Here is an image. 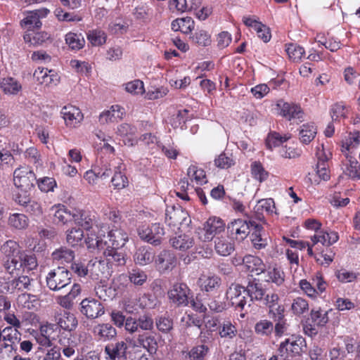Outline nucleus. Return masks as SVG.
Masks as SVG:
<instances>
[{
    "instance_id": "f257e3e1",
    "label": "nucleus",
    "mask_w": 360,
    "mask_h": 360,
    "mask_svg": "<svg viewBox=\"0 0 360 360\" xmlns=\"http://www.w3.org/2000/svg\"><path fill=\"white\" fill-rule=\"evenodd\" d=\"M245 293L250 297L248 307L251 306L252 302H260L264 304H272L278 302V295L276 293L267 294L266 289L259 280L254 278L248 281L247 286L245 288Z\"/></svg>"
},
{
    "instance_id": "f03ea898",
    "label": "nucleus",
    "mask_w": 360,
    "mask_h": 360,
    "mask_svg": "<svg viewBox=\"0 0 360 360\" xmlns=\"http://www.w3.org/2000/svg\"><path fill=\"white\" fill-rule=\"evenodd\" d=\"M71 273L64 266L51 270L46 277L47 287L52 291H59L71 283Z\"/></svg>"
},
{
    "instance_id": "7ed1b4c3",
    "label": "nucleus",
    "mask_w": 360,
    "mask_h": 360,
    "mask_svg": "<svg viewBox=\"0 0 360 360\" xmlns=\"http://www.w3.org/2000/svg\"><path fill=\"white\" fill-rule=\"evenodd\" d=\"M35 180L34 172L27 166L18 167L13 172V184L21 191H31Z\"/></svg>"
},
{
    "instance_id": "20e7f679",
    "label": "nucleus",
    "mask_w": 360,
    "mask_h": 360,
    "mask_svg": "<svg viewBox=\"0 0 360 360\" xmlns=\"http://www.w3.org/2000/svg\"><path fill=\"white\" fill-rule=\"evenodd\" d=\"M138 234L139 237L155 246L160 245L165 234L164 229L159 223L153 224L150 226L146 224L139 226Z\"/></svg>"
},
{
    "instance_id": "39448f33",
    "label": "nucleus",
    "mask_w": 360,
    "mask_h": 360,
    "mask_svg": "<svg viewBox=\"0 0 360 360\" xmlns=\"http://www.w3.org/2000/svg\"><path fill=\"white\" fill-rule=\"evenodd\" d=\"M224 229L225 224L222 219L216 217H210L199 231V238L202 241H210L224 232Z\"/></svg>"
},
{
    "instance_id": "423d86ee",
    "label": "nucleus",
    "mask_w": 360,
    "mask_h": 360,
    "mask_svg": "<svg viewBox=\"0 0 360 360\" xmlns=\"http://www.w3.org/2000/svg\"><path fill=\"white\" fill-rule=\"evenodd\" d=\"M190 222L188 212L181 206L168 207L165 212V223L170 227L179 228V226Z\"/></svg>"
},
{
    "instance_id": "0eeeda50",
    "label": "nucleus",
    "mask_w": 360,
    "mask_h": 360,
    "mask_svg": "<svg viewBox=\"0 0 360 360\" xmlns=\"http://www.w3.org/2000/svg\"><path fill=\"white\" fill-rule=\"evenodd\" d=\"M276 107L280 110L279 114L288 120L302 122L304 120V112L300 105L297 103L279 100Z\"/></svg>"
},
{
    "instance_id": "6e6552de",
    "label": "nucleus",
    "mask_w": 360,
    "mask_h": 360,
    "mask_svg": "<svg viewBox=\"0 0 360 360\" xmlns=\"http://www.w3.org/2000/svg\"><path fill=\"white\" fill-rule=\"evenodd\" d=\"M191 290L184 283H176L168 291L169 300L176 306H187L189 304Z\"/></svg>"
},
{
    "instance_id": "1a4fd4ad",
    "label": "nucleus",
    "mask_w": 360,
    "mask_h": 360,
    "mask_svg": "<svg viewBox=\"0 0 360 360\" xmlns=\"http://www.w3.org/2000/svg\"><path fill=\"white\" fill-rule=\"evenodd\" d=\"M250 221L251 220L237 219L231 221L227 226L230 237L238 241L245 239L250 233L251 226Z\"/></svg>"
},
{
    "instance_id": "9d476101",
    "label": "nucleus",
    "mask_w": 360,
    "mask_h": 360,
    "mask_svg": "<svg viewBox=\"0 0 360 360\" xmlns=\"http://www.w3.org/2000/svg\"><path fill=\"white\" fill-rule=\"evenodd\" d=\"M243 294H246L244 287L239 284H231L226 291V296L233 307L243 310L248 303Z\"/></svg>"
},
{
    "instance_id": "9b49d317",
    "label": "nucleus",
    "mask_w": 360,
    "mask_h": 360,
    "mask_svg": "<svg viewBox=\"0 0 360 360\" xmlns=\"http://www.w3.org/2000/svg\"><path fill=\"white\" fill-rule=\"evenodd\" d=\"M54 320L60 329L68 332L75 330L78 326L76 316L68 310H63L56 313Z\"/></svg>"
},
{
    "instance_id": "f8f14e48",
    "label": "nucleus",
    "mask_w": 360,
    "mask_h": 360,
    "mask_svg": "<svg viewBox=\"0 0 360 360\" xmlns=\"http://www.w3.org/2000/svg\"><path fill=\"white\" fill-rule=\"evenodd\" d=\"M49 13V11L44 8L28 11L25 17L21 20L20 25L28 31L34 28L39 29L42 25L40 19L45 18Z\"/></svg>"
},
{
    "instance_id": "ddd939ff",
    "label": "nucleus",
    "mask_w": 360,
    "mask_h": 360,
    "mask_svg": "<svg viewBox=\"0 0 360 360\" xmlns=\"http://www.w3.org/2000/svg\"><path fill=\"white\" fill-rule=\"evenodd\" d=\"M128 345L126 342L122 340L115 343L108 344L105 347L106 360H127V351Z\"/></svg>"
},
{
    "instance_id": "4468645a",
    "label": "nucleus",
    "mask_w": 360,
    "mask_h": 360,
    "mask_svg": "<svg viewBox=\"0 0 360 360\" xmlns=\"http://www.w3.org/2000/svg\"><path fill=\"white\" fill-rule=\"evenodd\" d=\"M81 313L86 318L94 319L102 316L104 312L103 304L94 299H84L81 303Z\"/></svg>"
},
{
    "instance_id": "2eb2a0df",
    "label": "nucleus",
    "mask_w": 360,
    "mask_h": 360,
    "mask_svg": "<svg viewBox=\"0 0 360 360\" xmlns=\"http://www.w3.org/2000/svg\"><path fill=\"white\" fill-rule=\"evenodd\" d=\"M313 284L316 285V289L311 283L305 279H302L300 281V287L304 293L310 297H316L319 294L326 290V283L321 276L317 274L313 278Z\"/></svg>"
},
{
    "instance_id": "dca6fc26",
    "label": "nucleus",
    "mask_w": 360,
    "mask_h": 360,
    "mask_svg": "<svg viewBox=\"0 0 360 360\" xmlns=\"http://www.w3.org/2000/svg\"><path fill=\"white\" fill-rule=\"evenodd\" d=\"M61 115L68 127H76L83 120L81 110L73 105L64 106L61 110Z\"/></svg>"
},
{
    "instance_id": "f3484780",
    "label": "nucleus",
    "mask_w": 360,
    "mask_h": 360,
    "mask_svg": "<svg viewBox=\"0 0 360 360\" xmlns=\"http://www.w3.org/2000/svg\"><path fill=\"white\" fill-rule=\"evenodd\" d=\"M138 345L145 349L149 355L156 354L158 348V340L155 335L148 332L139 333L136 339Z\"/></svg>"
},
{
    "instance_id": "a211bd4d",
    "label": "nucleus",
    "mask_w": 360,
    "mask_h": 360,
    "mask_svg": "<svg viewBox=\"0 0 360 360\" xmlns=\"http://www.w3.org/2000/svg\"><path fill=\"white\" fill-rule=\"evenodd\" d=\"M72 219L76 224L86 231H90L96 222L95 215L83 210H75L72 212Z\"/></svg>"
},
{
    "instance_id": "6ab92c4d",
    "label": "nucleus",
    "mask_w": 360,
    "mask_h": 360,
    "mask_svg": "<svg viewBox=\"0 0 360 360\" xmlns=\"http://www.w3.org/2000/svg\"><path fill=\"white\" fill-rule=\"evenodd\" d=\"M221 284V278L216 275H201L198 280V285L201 291L214 292Z\"/></svg>"
},
{
    "instance_id": "aec40b11",
    "label": "nucleus",
    "mask_w": 360,
    "mask_h": 360,
    "mask_svg": "<svg viewBox=\"0 0 360 360\" xmlns=\"http://www.w3.org/2000/svg\"><path fill=\"white\" fill-rule=\"evenodd\" d=\"M124 108L119 105H112L109 110L102 112L99 115V122L102 124L117 122L123 118Z\"/></svg>"
},
{
    "instance_id": "412c9836",
    "label": "nucleus",
    "mask_w": 360,
    "mask_h": 360,
    "mask_svg": "<svg viewBox=\"0 0 360 360\" xmlns=\"http://www.w3.org/2000/svg\"><path fill=\"white\" fill-rule=\"evenodd\" d=\"M275 202L272 198L261 199L254 207L255 217L259 221L264 219V212L269 215L276 213Z\"/></svg>"
},
{
    "instance_id": "4be33fe9",
    "label": "nucleus",
    "mask_w": 360,
    "mask_h": 360,
    "mask_svg": "<svg viewBox=\"0 0 360 360\" xmlns=\"http://www.w3.org/2000/svg\"><path fill=\"white\" fill-rule=\"evenodd\" d=\"M119 248H110V244L105 245L103 254L106 258L108 264L115 266H124L126 264V255L123 252L117 251Z\"/></svg>"
},
{
    "instance_id": "5701e85b",
    "label": "nucleus",
    "mask_w": 360,
    "mask_h": 360,
    "mask_svg": "<svg viewBox=\"0 0 360 360\" xmlns=\"http://www.w3.org/2000/svg\"><path fill=\"white\" fill-rule=\"evenodd\" d=\"M81 290V285L79 283H74L68 294L57 297V303L65 309H72L74 305V300L80 295Z\"/></svg>"
},
{
    "instance_id": "b1692460",
    "label": "nucleus",
    "mask_w": 360,
    "mask_h": 360,
    "mask_svg": "<svg viewBox=\"0 0 360 360\" xmlns=\"http://www.w3.org/2000/svg\"><path fill=\"white\" fill-rule=\"evenodd\" d=\"M339 239L338 233L336 231L330 230H321L311 237L313 245L321 243L324 246H330L336 243Z\"/></svg>"
},
{
    "instance_id": "393cba45",
    "label": "nucleus",
    "mask_w": 360,
    "mask_h": 360,
    "mask_svg": "<svg viewBox=\"0 0 360 360\" xmlns=\"http://www.w3.org/2000/svg\"><path fill=\"white\" fill-rule=\"evenodd\" d=\"M117 162L116 160H108L106 158H100L96 161L94 168L97 175L101 179H105L112 174V168H117Z\"/></svg>"
},
{
    "instance_id": "a878e982",
    "label": "nucleus",
    "mask_w": 360,
    "mask_h": 360,
    "mask_svg": "<svg viewBox=\"0 0 360 360\" xmlns=\"http://www.w3.org/2000/svg\"><path fill=\"white\" fill-rule=\"evenodd\" d=\"M243 266L249 272L259 275L265 271V264L256 256L248 255L243 257Z\"/></svg>"
},
{
    "instance_id": "bb28decb",
    "label": "nucleus",
    "mask_w": 360,
    "mask_h": 360,
    "mask_svg": "<svg viewBox=\"0 0 360 360\" xmlns=\"http://www.w3.org/2000/svg\"><path fill=\"white\" fill-rule=\"evenodd\" d=\"M155 263L160 271H165L176 266V259L172 252L163 250L158 255Z\"/></svg>"
},
{
    "instance_id": "cd10ccee",
    "label": "nucleus",
    "mask_w": 360,
    "mask_h": 360,
    "mask_svg": "<svg viewBox=\"0 0 360 360\" xmlns=\"http://www.w3.org/2000/svg\"><path fill=\"white\" fill-rule=\"evenodd\" d=\"M0 88L5 94L9 96L18 95L22 89L21 83L11 77L0 80Z\"/></svg>"
},
{
    "instance_id": "c85d7f7f",
    "label": "nucleus",
    "mask_w": 360,
    "mask_h": 360,
    "mask_svg": "<svg viewBox=\"0 0 360 360\" xmlns=\"http://www.w3.org/2000/svg\"><path fill=\"white\" fill-rule=\"evenodd\" d=\"M108 240L107 242L110 244V248H121L128 240L127 233L122 229H112L108 232L107 236Z\"/></svg>"
},
{
    "instance_id": "c756f323",
    "label": "nucleus",
    "mask_w": 360,
    "mask_h": 360,
    "mask_svg": "<svg viewBox=\"0 0 360 360\" xmlns=\"http://www.w3.org/2000/svg\"><path fill=\"white\" fill-rule=\"evenodd\" d=\"M155 252L149 246H141L139 248L134 256L136 264L145 266L151 263L154 259Z\"/></svg>"
},
{
    "instance_id": "7c9ffc66",
    "label": "nucleus",
    "mask_w": 360,
    "mask_h": 360,
    "mask_svg": "<svg viewBox=\"0 0 360 360\" xmlns=\"http://www.w3.org/2000/svg\"><path fill=\"white\" fill-rule=\"evenodd\" d=\"M317 134L316 127L314 123H306L300 126L299 130L300 141L304 144L309 143Z\"/></svg>"
},
{
    "instance_id": "2f4dec72",
    "label": "nucleus",
    "mask_w": 360,
    "mask_h": 360,
    "mask_svg": "<svg viewBox=\"0 0 360 360\" xmlns=\"http://www.w3.org/2000/svg\"><path fill=\"white\" fill-rule=\"evenodd\" d=\"M251 226L254 227V231L251 234V241L255 249L261 250L264 248L267 245L266 238L262 236V231L263 227L261 225L256 224L254 221H250Z\"/></svg>"
},
{
    "instance_id": "473e14b6",
    "label": "nucleus",
    "mask_w": 360,
    "mask_h": 360,
    "mask_svg": "<svg viewBox=\"0 0 360 360\" xmlns=\"http://www.w3.org/2000/svg\"><path fill=\"white\" fill-rule=\"evenodd\" d=\"M20 334L17 330H13L12 327L7 326L4 328V337L2 338V344L1 348L15 349V343L18 340V335Z\"/></svg>"
},
{
    "instance_id": "72a5a7b5",
    "label": "nucleus",
    "mask_w": 360,
    "mask_h": 360,
    "mask_svg": "<svg viewBox=\"0 0 360 360\" xmlns=\"http://www.w3.org/2000/svg\"><path fill=\"white\" fill-rule=\"evenodd\" d=\"M94 333L103 341L110 340L117 335L116 329L110 323L98 324L95 327Z\"/></svg>"
},
{
    "instance_id": "f704fd0d",
    "label": "nucleus",
    "mask_w": 360,
    "mask_h": 360,
    "mask_svg": "<svg viewBox=\"0 0 360 360\" xmlns=\"http://www.w3.org/2000/svg\"><path fill=\"white\" fill-rule=\"evenodd\" d=\"M8 224L16 230H24L29 226V219L22 213L11 214L8 219Z\"/></svg>"
},
{
    "instance_id": "c9c22d12",
    "label": "nucleus",
    "mask_w": 360,
    "mask_h": 360,
    "mask_svg": "<svg viewBox=\"0 0 360 360\" xmlns=\"http://www.w3.org/2000/svg\"><path fill=\"white\" fill-rule=\"evenodd\" d=\"M172 246L180 251H186L193 247L194 241L193 238L188 235H180L170 239Z\"/></svg>"
},
{
    "instance_id": "e433bc0d",
    "label": "nucleus",
    "mask_w": 360,
    "mask_h": 360,
    "mask_svg": "<svg viewBox=\"0 0 360 360\" xmlns=\"http://www.w3.org/2000/svg\"><path fill=\"white\" fill-rule=\"evenodd\" d=\"M171 26L174 32L181 31L188 34L194 29V21L190 17L177 18L172 21Z\"/></svg>"
},
{
    "instance_id": "4c0bfd02",
    "label": "nucleus",
    "mask_w": 360,
    "mask_h": 360,
    "mask_svg": "<svg viewBox=\"0 0 360 360\" xmlns=\"http://www.w3.org/2000/svg\"><path fill=\"white\" fill-rule=\"evenodd\" d=\"M122 169H124V165L120 162H117L111 182L114 188L118 190L127 187L129 183L127 176L122 172Z\"/></svg>"
},
{
    "instance_id": "58836bf2",
    "label": "nucleus",
    "mask_w": 360,
    "mask_h": 360,
    "mask_svg": "<svg viewBox=\"0 0 360 360\" xmlns=\"http://www.w3.org/2000/svg\"><path fill=\"white\" fill-rule=\"evenodd\" d=\"M187 176L190 181L196 185H202L207 181L205 171L196 165H191L188 168Z\"/></svg>"
},
{
    "instance_id": "ea45409f",
    "label": "nucleus",
    "mask_w": 360,
    "mask_h": 360,
    "mask_svg": "<svg viewBox=\"0 0 360 360\" xmlns=\"http://www.w3.org/2000/svg\"><path fill=\"white\" fill-rule=\"evenodd\" d=\"M215 250L221 256H228L234 250V245L225 237H217L215 240Z\"/></svg>"
},
{
    "instance_id": "a19ab883",
    "label": "nucleus",
    "mask_w": 360,
    "mask_h": 360,
    "mask_svg": "<svg viewBox=\"0 0 360 360\" xmlns=\"http://www.w3.org/2000/svg\"><path fill=\"white\" fill-rule=\"evenodd\" d=\"M1 252L6 258H10L12 257H19L22 250L17 242L9 240L1 245Z\"/></svg>"
},
{
    "instance_id": "79ce46f5",
    "label": "nucleus",
    "mask_w": 360,
    "mask_h": 360,
    "mask_svg": "<svg viewBox=\"0 0 360 360\" xmlns=\"http://www.w3.org/2000/svg\"><path fill=\"white\" fill-rule=\"evenodd\" d=\"M34 79L39 84L49 85L53 81V77H56L53 74V70H49L47 68H38L33 74Z\"/></svg>"
},
{
    "instance_id": "37998d69",
    "label": "nucleus",
    "mask_w": 360,
    "mask_h": 360,
    "mask_svg": "<svg viewBox=\"0 0 360 360\" xmlns=\"http://www.w3.org/2000/svg\"><path fill=\"white\" fill-rule=\"evenodd\" d=\"M303 340L301 338L295 339L293 337L288 338L282 342L279 347V352L283 353L284 351L286 352H290L292 353H299L300 351V345L302 343Z\"/></svg>"
},
{
    "instance_id": "c03bdc74",
    "label": "nucleus",
    "mask_w": 360,
    "mask_h": 360,
    "mask_svg": "<svg viewBox=\"0 0 360 360\" xmlns=\"http://www.w3.org/2000/svg\"><path fill=\"white\" fill-rule=\"evenodd\" d=\"M65 43L72 50H79L85 45V40L81 34L68 32L65 35Z\"/></svg>"
},
{
    "instance_id": "a18cd8bd",
    "label": "nucleus",
    "mask_w": 360,
    "mask_h": 360,
    "mask_svg": "<svg viewBox=\"0 0 360 360\" xmlns=\"http://www.w3.org/2000/svg\"><path fill=\"white\" fill-rule=\"evenodd\" d=\"M254 329L257 335L269 337L274 332V324L269 320L262 319L255 323Z\"/></svg>"
},
{
    "instance_id": "49530a36",
    "label": "nucleus",
    "mask_w": 360,
    "mask_h": 360,
    "mask_svg": "<svg viewBox=\"0 0 360 360\" xmlns=\"http://www.w3.org/2000/svg\"><path fill=\"white\" fill-rule=\"evenodd\" d=\"M35 280L28 276H20L18 278L13 279L11 281V285L13 288L20 291L25 290H31L34 286Z\"/></svg>"
},
{
    "instance_id": "de8ad7c7",
    "label": "nucleus",
    "mask_w": 360,
    "mask_h": 360,
    "mask_svg": "<svg viewBox=\"0 0 360 360\" xmlns=\"http://www.w3.org/2000/svg\"><path fill=\"white\" fill-rule=\"evenodd\" d=\"M53 259L60 263H70L75 258V252L67 248H60L52 253Z\"/></svg>"
},
{
    "instance_id": "09e8293b",
    "label": "nucleus",
    "mask_w": 360,
    "mask_h": 360,
    "mask_svg": "<svg viewBox=\"0 0 360 360\" xmlns=\"http://www.w3.org/2000/svg\"><path fill=\"white\" fill-rule=\"evenodd\" d=\"M265 281L268 283L271 282L275 283L277 286H280L284 283L285 274L280 268H269L266 271V278Z\"/></svg>"
},
{
    "instance_id": "8fccbe9b",
    "label": "nucleus",
    "mask_w": 360,
    "mask_h": 360,
    "mask_svg": "<svg viewBox=\"0 0 360 360\" xmlns=\"http://www.w3.org/2000/svg\"><path fill=\"white\" fill-rule=\"evenodd\" d=\"M96 295L103 301L111 300L114 297V290L105 282L98 283L94 288Z\"/></svg>"
},
{
    "instance_id": "3c124183",
    "label": "nucleus",
    "mask_w": 360,
    "mask_h": 360,
    "mask_svg": "<svg viewBox=\"0 0 360 360\" xmlns=\"http://www.w3.org/2000/svg\"><path fill=\"white\" fill-rule=\"evenodd\" d=\"M219 335L221 338L233 339L237 335L236 327L231 321H225L219 326Z\"/></svg>"
},
{
    "instance_id": "603ef678",
    "label": "nucleus",
    "mask_w": 360,
    "mask_h": 360,
    "mask_svg": "<svg viewBox=\"0 0 360 360\" xmlns=\"http://www.w3.org/2000/svg\"><path fill=\"white\" fill-rule=\"evenodd\" d=\"M107 35L101 30H89L87 33V39L92 46H102L106 42Z\"/></svg>"
},
{
    "instance_id": "864d4df0",
    "label": "nucleus",
    "mask_w": 360,
    "mask_h": 360,
    "mask_svg": "<svg viewBox=\"0 0 360 360\" xmlns=\"http://www.w3.org/2000/svg\"><path fill=\"white\" fill-rule=\"evenodd\" d=\"M290 138V136H281L277 132L270 133L266 139V146L267 148L272 150L275 147L281 146Z\"/></svg>"
},
{
    "instance_id": "5fc2aeb1",
    "label": "nucleus",
    "mask_w": 360,
    "mask_h": 360,
    "mask_svg": "<svg viewBox=\"0 0 360 360\" xmlns=\"http://www.w3.org/2000/svg\"><path fill=\"white\" fill-rule=\"evenodd\" d=\"M85 243L89 249H97L99 251H102L105 249V245H108L106 240H103L101 236H95L92 233L87 234Z\"/></svg>"
},
{
    "instance_id": "6e6d98bb",
    "label": "nucleus",
    "mask_w": 360,
    "mask_h": 360,
    "mask_svg": "<svg viewBox=\"0 0 360 360\" xmlns=\"http://www.w3.org/2000/svg\"><path fill=\"white\" fill-rule=\"evenodd\" d=\"M72 219V212L68 211L64 205H58L54 213V221L62 224Z\"/></svg>"
},
{
    "instance_id": "4d7b16f0",
    "label": "nucleus",
    "mask_w": 360,
    "mask_h": 360,
    "mask_svg": "<svg viewBox=\"0 0 360 360\" xmlns=\"http://www.w3.org/2000/svg\"><path fill=\"white\" fill-rule=\"evenodd\" d=\"M136 129L127 123H122L117 127L116 133L117 135L121 137L128 138V143L130 145H133L132 143V137L136 134Z\"/></svg>"
},
{
    "instance_id": "13d9d810",
    "label": "nucleus",
    "mask_w": 360,
    "mask_h": 360,
    "mask_svg": "<svg viewBox=\"0 0 360 360\" xmlns=\"http://www.w3.org/2000/svg\"><path fill=\"white\" fill-rule=\"evenodd\" d=\"M286 52L293 62H300L305 53L303 47L294 44H290L287 46Z\"/></svg>"
},
{
    "instance_id": "bf43d9fd",
    "label": "nucleus",
    "mask_w": 360,
    "mask_h": 360,
    "mask_svg": "<svg viewBox=\"0 0 360 360\" xmlns=\"http://www.w3.org/2000/svg\"><path fill=\"white\" fill-rule=\"evenodd\" d=\"M209 352V347L205 345H200L191 348L188 356L190 360H204Z\"/></svg>"
},
{
    "instance_id": "052dcab7",
    "label": "nucleus",
    "mask_w": 360,
    "mask_h": 360,
    "mask_svg": "<svg viewBox=\"0 0 360 360\" xmlns=\"http://www.w3.org/2000/svg\"><path fill=\"white\" fill-rule=\"evenodd\" d=\"M311 319L314 326H323L328 321V311L322 309H312Z\"/></svg>"
},
{
    "instance_id": "680f3d73",
    "label": "nucleus",
    "mask_w": 360,
    "mask_h": 360,
    "mask_svg": "<svg viewBox=\"0 0 360 360\" xmlns=\"http://www.w3.org/2000/svg\"><path fill=\"white\" fill-rule=\"evenodd\" d=\"M252 176L259 182L265 181L269 176V172L265 170L259 162H254L251 165Z\"/></svg>"
},
{
    "instance_id": "e2e57ef3",
    "label": "nucleus",
    "mask_w": 360,
    "mask_h": 360,
    "mask_svg": "<svg viewBox=\"0 0 360 360\" xmlns=\"http://www.w3.org/2000/svg\"><path fill=\"white\" fill-rule=\"evenodd\" d=\"M129 280L136 285H142L147 280L146 274L139 269H133L129 271Z\"/></svg>"
},
{
    "instance_id": "0e129e2a",
    "label": "nucleus",
    "mask_w": 360,
    "mask_h": 360,
    "mask_svg": "<svg viewBox=\"0 0 360 360\" xmlns=\"http://www.w3.org/2000/svg\"><path fill=\"white\" fill-rule=\"evenodd\" d=\"M278 302L272 304H266L269 307V315L274 321L282 320L285 319L284 307L281 305H277Z\"/></svg>"
},
{
    "instance_id": "69168bd1",
    "label": "nucleus",
    "mask_w": 360,
    "mask_h": 360,
    "mask_svg": "<svg viewBox=\"0 0 360 360\" xmlns=\"http://www.w3.org/2000/svg\"><path fill=\"white\" fill-rule=\"evenodd\" d=\"M291 309L294 314L300 316L308 311L309 304L305 299L299 297L293 300Z\"/></svg>"
},
{
    "instance_id": "338daca9",
    "label": "nucleus",
    "mask_w": 360,
    "mask_h": 360,
    "mask_svg": "<svg viewBox=\"0 0 360 360\" xmlns=\"http://www.w3.org/2000/svg\"><path fill=\"white\" fill-rule=\"evenodd\" d=\"M84 238V232L79 228H72L68 231L66 240L68 243L72 246L78 245Z\"/></svg>"
},
{
    "instance_id": "774afa93",
    "label": "nucleus",
    "mask_w": 360,
    "mask_h": 360,
    "mask_svg": "<svg viewBox=\"0 0 360 360\" xmlns=\"http://www.w3.org/2000/svg\"><path fill=\"white\" fill-rule=\"evenodd\" d=\"M49 38V35L46 32H37L33 35L31 34H25L24 40L25 42L30 43L34 46L41 45Z\"/></svg>"
}]
</instances>
